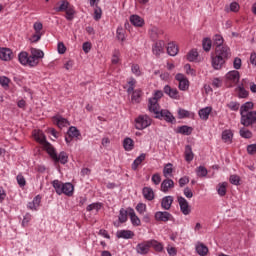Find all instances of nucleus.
I'll list each match as a JSON object with an SVG mask.
<instances>
[{
	"mask_svg": "<svg viewBox=\"0 0 256 256\" xmlns=\"http://www.w3.org/2000/svg\"><path fill=\"white\" fill-rule=\"evenodd\" d=\"M52 187L55 189L57 195H66V197H73L75 193V186L71 182L63 183L60 180H53Z\"/></svg>",
	"mask_w": 256,
	"mask_h": 256,
	"instance_id": "1",
	"label": "nucleus"
},
{
	"mask_svg": "<svg viewBox=\"0 0 256 256\" xmlns=\"http://www.w3.org/2000/svg\"><path fill=\"white\" fill-rule=\"evenodd\" d=\"M46 152L55 163H61L62 165L69 163V155H67L65 151H62L57 155L55 147L51 144H46Z\"/></svg>",
	"mask_w": 256,
	"mask_h": 256,
	"instance_id": "2",
	"label": "nucleus"
},
{
	"mask_svg": "<svg viewBox=\"0 0 256 256\" xmlns=\"http://www.w3.org/2000/svg\"><path fill=\"white\" fill-rule=\"evenodd\" d=\"M151 123L153 120L147 114H141L135 119V129L138 131H143V129H147V127H151Z\"/></svg>",
	"mask_w": 256,
	"mask_h": 256,
	"instance_id": "3",
	"label": "nucleus"
},
{
	"mask_svg": "<svg viewBox=\"0 0 256 256\" xmlns=\"http://www.w3.org/2000/svg\"><path fill=\"white\" fill-rule=\"evenodd\" d=\"M240 123L244 127H251V125H255L256 123V111L246 112L244 114H240Z\"/></svg>",
	"mask_w": 256,
	"mask_h": 256,
	"instance_id": "4",
	"label": "nucleus"
},
{
	"mask_svg": "<svg viewBox=\"0 0 256 256\" xmlns=\"http://www.w3.org/2000/svg\"><path fill=\"white\" fill-rule=\"evenodd\" d=\"M155 221H160L162 223H167V221H175L173 214L168 211H158L154 214Z\"/></svg>",
	"mask_w": 256,
	"mask_h": 256,
	"instance_id": "5",
	"label": "nucleus"
},
{
	"mask_svg": "<svg viewBox=\"0 0 256 256\" xmlns=\"http://www.w3.org/2000/svg\"><path fill=\"white\" fill-rule=\"evenodd\" d=\"M176 81H178V89L180 91H187L189 89V79H187V76L183 73H178L175 75Z\"/></svg>",
	"mask_w": 256,
	"mask_h": 256,
	"instance_id": "6",
	"label": "nucleus"
},
{
	"mask_svg": "<svg viewBox=\"0 0 256 256\" xmlns=\"http://www.w3.org/2000/svg\"><path fill=\"white\" fill-rule=\"evenodd\" d=\"M33 137L37 143H40L45 151H47V144L51 145V143L47 142V138L45 137V134L41 130H34L33 131Z\"/></svg>",
	"mask_w": 256,
	"mask_h": 256,
	"instance_id": "7",
	"label": "nucleus"
},
{
	"mask_svg": "<svg viewBox=\"0 0 256 256\" xmlns=\"http://www.w3.org/2000/svg\"><path fill=\"white\" fill-rule=\"evenodd\" d=\"M177 200L181 213L184 215H191V206L189 205L187 199H185L183 196H178Z\"/></svg>",
	"mask_w": 256,
	"mask_h": 256,
	"instance_id": "8",
	"label": "nucleus"
},
{
	"mask_svg": "<svg viewBox=\"0 0 256 256\" xmlns=\"http://www.w3.org/2000/svg\"><path fill=\"white\" fill-rule=\"evenodd\" d=\"M155 119H160L161 121H166L167 123H175V117L167 109H162L156 116Z\"/></svg>",
	"mask_w": 256,
	"mask_h": 256,
	"instance_id": "9",
	"label": "nucleus"
},
{
	"mask_svg": "<svg viewBox=\"0 0 256 256\" xmlns=\"http://www.w3.org/2000/svg\"><path fill=\"white\" fill-rule=\"evenodd\" d=\"M150 249H151L150 240L143 241L136 245V253H138V255H147Z\"/></svg>",
	"mask_w": 256,
	"mask_h": 256,
	"instance_id": "10",
	"label": "nucleus"
},
{
	"mask_svg": "<svg viewBox=\"0 0 256 256\" xmlns=\"http://www.w3.org/2000/svg\"><path fill=\"white\" fill-rule=\"evenodd\" d=\"M152 53L156 57H161L165 53V42L163 40L155 42L152 46Z\"/></svg>",
	"mask_w": 256,
	"mask_h": 256,
	"instance_id": "11",
	"label": "nucleus"
},
{
	"mask_svg": "<svg viewBox=\"0 0 256 256\" xmlns=\"http://www.w3.org/2000/svg\"><path fill=\"white\" fill-rule=\"evenodd\" d=\"M225 77L228 83L237 85V83H239V80L241 79V74H239V71L237 70H231L225 75Z\"/></svg>",
	"mask_w": 256,
	"mask_h": 256,
	"instance_id": "12",
	"label": "nucleus"
},
{
	"mask_svg": "<svg viewBox=\"0 0 256 256\" xmlns=\"http://www.w3.org/2000/svg\"><path fill=\"white\" fill-rule=\"evenodd\" d=\"M216 55L227 61L231 57V49L227 46H219L216 48Z\"/></svg>",
	"mask_w": 256,
	"mask_h": 256,
	"instance_id": "13",
	"label": "nucleus"
},
{
	"mask_svg": "<svg viewBox=\"0 0 256 256\" xmlns=\"http://www.w3.org/2000/svg\"><path fill=\"white\" fill-rule=\"evenodd\" d=\"M164 93L170 97V99H181V96L179 95V90L177 88H171L169 85H165L163 89Z\"/></svg>",
	"mask_w": 256,
	"mask_h": 256,
	"instance_id": "14",
	"label": "nucleus"
},
{
	"mask_svg": "<svg viewBox=\"0 0 256 256\" xmlns=\"http://www.w3.org/2000/svg\"><path fill=\"white\" fill-rule=\"evenodd\" d=\"M52 119H53L54 125H57L59 129H63L64 127H69L70 125L69 120H67V118H64L61 115H56Z\"/></svg>",
	"mask_w": 256,
	"mask_h": 256,
	"instance_id": "15",
	"label": "nucleus"
},
{
	"mask_svg": "<svg viewBox=\"0 0 256 256\" xmlns=\"http://www.w3.org/2000/svg\"><path fill=\"white\" fill-rule=\"evenodd\" d=\"M161 106L159 105V102L155 99L149 98L148 100V111L150 113H154L155 117H157V113L161 111Z\"/></svg>",
	"mask_w": 256,
	"mask_h": 256,
	"instance_id": "16",
	"label": "nucleus"
},
{
	"mask_svg": "<svg viewBox=\"0 0 256 256\" xmlns=\"http://www.w3.org/2000/svg\"><path fill=\"white\" fill-rule=\"evenodd\" d=\"M13 57V50L5 47L0 48V61H11Z\"/></svg>",
	"mask_w": 256,
	"mask_h": 256,
	"instance_id": "17",
	"label": "nucleus"
},
{
	"mask_svg": "<svg viewBox=\"0 0 256 256\" xmlns=\"http://www.w3.org/2000/svg\"><path fill=\"white\" fill-rule=\"evenodd\" d=\"M225 59L221 58L220 56L216 55L215 57H212L211 64L213 69L216 71H219V69L223 68V65H225Z\"/></svg>",
	"mask_w": 256,
	"mask_h": 256,
	"instance_id": "18",
	"label": "nucleus"
},
{
	"mask_svg": "<svg viewBox=\"0 0 256 256\" xmlns=\"http://www.w3.org/2000/svg\"><path fill=\"white\" fill-rule=\"evenodd\" d=\"M27 207L30 211H38L39 207H41V195L35 196L33 200L27 204Z\"/></svg>",
	"mask_w": 256,
	"mask_h": 256,
	"instance_id": "19",
	"label": "nucleus"
},
{
	"mask_svg": "<svg viewBox=\"0 0 256 256\" xmlns=\"http://www.w3.org/2000/svg\"><path fill=\"white\" fill-rule=\"evenodd\" d=\"M173 187H175V182L167 178L162 181L160 191H162V193H169V189H173Z\"/></svg>",
	"mask_w": 256,
	"mask_h": 256,
	"instance_id": "20",
	"label": "nucleus"
},
{
	"mask_svg": "<svg viewBox=\"0 0 256 256\" xmlns=\"http://www.w3.org/2000/svg\"><path fill=\"white\" fill-rule=\"evenodd\" d=\"M128 215L130 217V221L134 227L141 226V219L137 216L135 213V210L133 208H128Z\"/></svg>",
	"mask_w": 256,
	"mask_h": 256,
	"instance_id": "21",
	"label": "nucleus"
},
{
	"mask_svg": "<svg viewBox=\"0 0 256 256\" xmlns=\"http://www.w3.org/2000/svg\"><path fill=\"white\" fill-rule=\"evenodd\" d=\"M117 239H133L135 232L131 230H118L116 232Z\"/></svg>",
	"mask_w": 256,
	"mask_h": 256,
	"instance_id": "22",
	"label": "nucleus"
},
{
	"mask_svg": "<svg viewBox=\"0 0 256 256\" xmlns=\"http://www.w3.org/2000/svg\"><path fill=\"white\" fill-rule=\"evenodd\" d=\"M142 195L147 201H153V199H155V192L151 187H144L142 189Z\"/></svg>",
	"mask_w": 256,
	"mask_h": 256,
	"instance_id": "23",
	"label": "nucleus"
},
{
	"mask_svg": "<svg viewBox=\"0 0 256 256\" xmlns=\"http://www.w3.org/2000/svg\"><path fill=\"white\" fill-rule=\"evenodd\" d=\"M172 205H173V196H165L162 198V201H161L162 209H164L165 211H169Z\"/></svg>",
	"mask_w": 256,
	"mask_h": 256,
	"instance_id": "24",
	"label": "nucleus"
},
{
	"mask_svg": "<svg viewBox=\"0 0 256 256\" xmlns=\"http://www.w3.org/2000/svg\"><path fill=\"white\" fill-rule=\"evenodd\" d=\"M211 111H213V108L211 106H207L200 109L198 115L200 119H202L203 121H207V119H209V115H211Z\"/></svg>",
	"mask_w": 256,
	"mask_h": 256,
	"instance_id": "25",
	"label": "nucleus"
},
{
	"mask_svg": "<svg viewBox=\"0 0 256 256\" xmlns=\"http://www.w3.org/2000/svg\"><path fill=\"white\" fill-rule=\"evenodd\" d=\"M130 23L134 25V27H143V25H145V20L139 15H131Z\"/></svg>",
	"mask_w": 256,
	"mask_h": 256,
	"instance_id": "26",
	"label": "nucleus"
},
{
	"mask_svg": "<svg viewBox=\"0 0 256 256\" xmlns=\"http://www.w3.org/2000/svg\"><path fill=\"white\" fill-rule=\"evenodd\" d=\"M167 53L170 55V57H175L179 53V46L175 44L174 42L168 43L167 46Z\"/></svg>",
	"mask_w": 256,
	"mask_h": 256,
	"instance_id": "27",
	"label": "nucleus"
},
{
	"mask_svg": "<svg viewBox=\"0 0 256 256\" xmlns=\"http://www.w3.org/2000/svg\"><path fill=\"white\" fill-rule=\"evenodd\" d=\"M184 155L185 161H187V163H191V161H193L195 154L193 153V148H191V145L185 146Z\"/></svg>",
	"mask_w": 256,
	"mask_h": 256,
	"instance_id": "28",
	"label": "nucleus"
},
{
	"mask_svg": "<svg viewBox=\"0 0 256 256\" xmlns=\"http://www.w3.org/2000/svg\"><path fill=\"white\" fill-rule=\"evenodd\" d=\"M195 249H196V252L198 253V255H200V256H206L207 253H209V248L201 242H198L196 244Z\"/></svg>",
	"mask_w": 256,
	"mask_h": 256,
	"instance_id": "29",
	"label": "nucleus"
},
{
	"mask_svg": "<svg viewBox=\"0 0 256 256\" xmlns=\"http://www.w3.org/2000/svg\"><path fill=\"white\" fill-rule=\"evenodd\" d=\"M56 5L57 7L55 8V11L57 13H63V11L67 10L71 6L67 0H62Z\"/></svg>",
	"mask_w": 256,
	"mask_h": 256,
	"instance_id": "30",
	"label": "nucleus"
},
{
	"mask_svg": "<svg viewBox=\"0 0 256 256\" xmlns=\"http://www.w3.org/2000/svg\"><path fill=\"white\" fill-rule=\"evenodd\" d=\"M216 191L220 197H225L227 195V182L219 183L216 187Z\"/></svg>",
	"mask_w": 256,
	"mask_h": 256,
	"instance_id": "31",
	"label": "nucleus"
},
{
	"mask_svg": "<svg viewBox=\"0 0 256 256\" xmlns=\"http://www.w3.org/2000/svg\"><path fill=\"white\" fill-rule=\"evenodd\" d=\"M123 147L125 151H133L135 148V142L131 138H125L123 141Z\"/></svg>",
	"mask_w": 256,
	"mask_h": 256,
	"instance_id": "32",
	"label": "nucleus"
},
{
	"mask_svg": "<svg viewBox=\"0 0 256 256\" xmlns=\"http://www.w3.org/2000/svg\"><path fill=\"white\" fill-rule=\"evenodd\" d=\"M127 215H129V208L125 210L124 208L120 209L119 215H118V221L119 223H127Z\"/></svg>",
	"mask_w": 256,
	"mask_h": 256,
	"instance_id": "33",
	"label": "nucleus"
},
{
	"mask_svg": "<svg viewBox=\"0 0 256 256\" xmlns=\"http://www.w3.org/2000/svg\"><path fill=\"white\" fill-rule=\"evenodd\" d=\"M222 141L224 143H231L233 141V132L231 130H224L222 132Z\"/></svg>",
	"mask_w": 256,
	"mask_h": 256,
	"instance_id": "34",
	"label": "nucleus"
},
{
	"mask_svg": "<svg viewBox=\"0 0 256 256\" xmlns=\"http://www.w3.org/2000/svg\"><path fill=\"white\" fill-rule=\"evenodd\" d=\"M18 61L21 65L27 66L29 61V53L23 51L18 54Z\"/></svg>",
	"mask_w": 256,
	"mask_h": 256,
	"instance_id": "35",
	"label": "nucleus"
},
{
	"mask_svg": "<svg viewBox=\"0 0 256 256\" xmlns=\"http://www.w3.org/2000/svg\"><path fill=\"white\" fill-rule=\"evenodd\" d=\"M254 104L253 102H246L240 107V115H243L245 113H250V111L253 109Z\"/></svg>",
	"mask_w": 256,
	"mask_h": 256,
	"instance_id": "36",
	"label": "nucleus"
},
{
	"mask_svg": "<svg viewBox=\"0 0 256 256\" xmlns=\"http://www.w3.org/2000/svg\"><path fill=\"white\" fill-rule=\"evenodd\" d=\"M31 55L36 58V61L39 62L40 59H43L45 57V53L43 50L32 48L31 49Z\"/></svg>",
	"mask_w": 256,
	"mask_h": 256,
	"instance_id": "37",
	"label": "nucleus"
},
{
	"mask_svg": "<svg viewBox=\"0 0 256 256\" xmlns=\"http://www.w3.org/2000/svg\"><path fill=\"white\" fill-rule=\"evenodd\" d=\"M153 247L155 251L161 253L163 251V244L155 239L150 240V248Z\"/></svg>",
	"mask_w": 256,
	"mask_h": 256,
	"instance_id": "38",
	"label": "nucleus"
},
{
	"mask_svg": "<svg viewBox=\"0 0 256 256\" xmlns=\"http://www.w3.org/2000/svg\"><path fill=\"white\" fill-rule=\"evenodd\" d=\"M163 175H164V177H166V179H169V177H171V175H173V164L168 163L165 165V167L163 169Z\"/></svg>",
	"mask_w": 256,
	"mask_h": 256,
	"instance_id": "39",
	"label": "nucleus"
},
{
	"mask_svg": "<svg viewBox=\"0 0 256 256\" xmlns=\"http://www.w3.org/2000/svg\"><path fill=\"white\" fill-rule=\"evenodd\" d=\"M141 95H142V92L139 89L132 91V97H131L132 103H141Z\"/></svg>",
	"mask_w": 256,
	"mask_h": 256,
	"instance_id": "40",
	"label": "nucleus"
},
{
	"mask_svg": "<svg viewBox=\"0 0 256 256\" xmlns=\"http://www.w3.org/2000/svg\"><path fill=\"white\" fill-rule=\"evenodd\" d=\"M178 133L181 135H191L193 133V128L187 125L178 127Z\"/></svg>",
	"mask_w": 256,
	"mask_h": 256,
	"instance_id": "41",
	"label": "nucleus"
},
{
	"mask_svg": "<svg viewBox=\"0 0 256 256\" xmlns=\"http://www.w3.org/2000/svg\"><path fill=\"white\" fill-rule=\"evenodd\" d=\"M67 21H73L75 17V8L73 6H68V9L65 10Z\"/></svg>",
	"mask_w": 256,
	"mask_h": 256,
	"instance_id": "42",
	"label": "nucleus"
},
{
	"mask_svg": "<svg viewBox=\"0 0 256 256\" xmlns=\"http://www.w3.org/2000/svg\"><path fill=\"white\" fill-rule=\"evenodd\" d=\"M101 207H103V204H101V202H96V203H92V204H89L87 207H86V211H101Z\"/></svg>",
	"mask_w": 256,
	"mask_h": 256,
	"instance_id": "43",
	"label": "nucleus"
},
{
	"mask_svg": "<svg viewBox=\"0 0 256 256\" xmlns=\"http://www.w3.org/2000/svg\"><path fill=\"white\" fill-rule=\"evenodd\" d=\"M127 85V93L131 94L133 93V91H135V85H137V80H135V78H129Z\"/></svg>",
	"mask_w": 256,
	"mask_h": 256,
	"instance_id": "44",
	"label": "nucleus"
},
{
	"mask_svg": "<svg viewBox=\"0 0 256 256\" xmlns=\"http://www.w3.org/2000/svg\"><path fill=\"white\" fill-rule=\"evenodd\" d=\"M199 57V52H197L195 49H192L187 54V60L190 62L197 61V58Z\"/></svg>",
	"mask_w": 256,
	"mask_h": 256,
	"instance_id": "45",
	"label": "nucleus"
},
{
	"mask_svg": "<svg viewBox=\"0 0 256 256\" xmlns=\"http://www.w3.org/2000/svg\"><path fill=\"white\" fill-rule=\"evenodd\" d=\"M67 133L72 138L73 137H75V138L81 137V132H79V129H77V127H75V126H71Z\"/></svg>",
	"mask_w": 256,
	"mask_h": 256,
	"instance_id": "46",
	"label": "nucleus"
},
{
	"mask_svg": "<svg viewBox=\"0 0 256 256\" xmlns=\"http://www.w3.org/2000/svg\"><path fill=\"white\" fill-rule=\"evenodd\" d=\"M213 45V42H211V39L209 38H204L202 41V47L204 51L209 52L211 51V47Z\"/></svg>",
	"mask_w": 256,
	"mask_h": 256,
	"instance_id": "47",
	"label": "nucleus"
},
{
	"mask_svg": "<svg viewBox=\"0 0 256 256\" xmlns=\"http://www.w3.org/2000/svg\"><path fill=\"white\" fill-rule=\"evenodd\" d=\"M240 136L243 137L244 139H251V137H253V133L247 128L242 127L240 129Z\"/></svg>",
	"mask_w": 256,
	"mask_h": 256,
	"instance_id": "48",
	"label": "nucleus"
},
{
	"mask_svg": "<svg viewBox=\"0 0 256 256\" xmlns=\"http://www.w3.org/2000/svg\"><path fill=\"white\" fill-rule=\"evenodd\" d=\"M207 173H209V171H207V168L204 166H199L196 168L197 177H207Z\"/></svg>",
	"mask_w": 256,
	"mask_h": 256,
	"instance_id": "49",
	"label": "nucleus"
},
{
	"mask_svg": "<svg viewBox=\"0 0 256 256\" xmlns=\"http://www.w3.org/2000/svg\"><path fill=\"white\" fill-rule=\"evenodd\" d=\"M213 41H214V45H215L216 48L223 46V43H224L223 36H221L219 34H216L213 37Z\"/></svg>",
	"mask_w": 256,
	"mask_h": 256,
	"instance_id": "50",
	"label": "nucleus"
},
{
	"mask_svg": "<svg viewBox=\"0 0 256 256\" xmlns=\"http://www.w3.org/2000/svg\"><path fill=\"white\" fill-rule=\"evenodd\" d=\"M163 33V31L159 30V28L157 27H153L151 30H150V37L152 39H158L159 36Z\"/></svg>",
	"mask_w": 256,
	"mask_h": 256,
	"instance_id": "51",
	"label": "nucleus"
},
{
	"mask_svg": "<svg viewBox=\"0 0 256 256\" xmlns=\"http://www.w3.org/2000/svg\"><path fill=\"white\" fill-rule=\"evenodd\" d=\"M187 117H191V112L185 110L183 108L178 109V118L179 119H186Z\"/></svg>",
	"mask_w": 256,
	"mask_h": 256,
	"instance_id": "52",
	"label": "nucleus"
},
{
	"mask_svg": "<svg viewBox=\"0 0 256 256\" xmlns=\"http://www.w3.org/2000/svg\"><path fill=\"white\" fill-rule=\"evenodd\" d=\"M37 65H39L37 58L30 54V56H28L27 66L28 67H37Z\"/></svg>",
	"mask_w": 256,
	"mask_h": 256,
	"instance_id": "53",
	"label": "nucleus"
},
{
	"mask_svg": "<svg viewBox=\"0 0 256 256\" xmlns=\"http://www.w3.org/2000/svg\"><path fill=\"white\" fill-rule=\"evenodd\" d=\"M116 37L119 41H125V30L123 29V27L117 28Z\"/></svg>",
	"mask_w": 256,
	"mask_h": 256,
	"instance_id": "54",
	"label": "nucleus"
},
{
	"mask_svg": "<svg viewBox=\"0 0 256 256\" xmlns=\"http://www.w3.org/2000/svg\"><path fill=\"white\" fill-rule=\"evenodd\" d=\"M184 70L186 75H190L191 77H195V75H197V72L195 71V69L191 68V64H186L184 66Z\"/></svg>",
	"mask_w": 256,
	"mask_h": 256,
	"instance_id": "55",
	"label": "nucleus"
},
{
	"mask_svg": "<svg viewBox=\"0 0 256 256\" xmlns=\"http://www.w3.org/2000/svg\"><path fill=\"white\" fill-rule=\"evenodd\" d=\"M102 15H103V10H101V8L96 5L94 9V20L99 21Z\"/></svg>",
	"mask_w": 256,
	"mask_h": 256,
	"instance_id": "56",
	"label": "nucleus"
},
{
	"mask_svg": "<svg viewBox=\"0 0 256 256\" xmlns=\"http://www.w3.org/2000/svg\"><path fill=\"white\" fill-rule=\"evenodd\" d=\"M16 181L19 187H25V185H27V180H25V177L23 176V174H18L16 177Z\"/></svg>",
	"mask_w": 256,
	"mask_h": 256,
	"instance_id": "57",
	"label": "nucleus"
},
{
	"mask_svg": "<svg viewBox=\"0 0 256 256\" xmlns=\"http://www.w3.org/2000/svg\"><path fill=\"white\" fill-rule=\"evenodd\" d=\"M131 71L136 77H141V68L139 67V64H133L131 66Z\"/></svg>",
	"mask_w": 256,
	"mask_h": 256,
	"instance_id": "58",
	"label": "nucleus"
},
{
	"mask_svg": "<svg viewBox=\"0 0 256 256\" xmlns=\"http://www.w3.org/2000/svg\"><path fill=\"white\" fill-rule=\"evenodd\" d=\"M238 97L240 99H246V97H249V92L245 90L243 86L239 87Z\"/></svg>",
	"mask_w": 256,
	"mask_h": 256,
	"instance_id": "59",
	"label": "nucleus"
},
{
	"mask_svg": "<svg viewBox=\"0 0 256 256\" xmlns=\"http://www.w3.org/2000/svg\"><path fill=\"white\" fill-rule=\"evenodd\" d=\"M32 219V216L30 213H26L22 220V227H27L29 225L30 221Z\"/></svg>",
	"mask_w": 256,
	"mask_h": 256,
	"instance_id": "60",
	"label": "nucleus"
},
{
	"mask_svg": "<svg viewBox=\"0 0 256 256\" xmlns=\"http://www.w3.org/2000/svg\"><path fill=\"white\" fill-rule=\"evenodd\" d=\"M136 211L140 213V215H143L147 211V205L143 203H138L136 206Z\"/></svg>",
	"mask_w": 256,
	"mask_h": 256,
	"instance_id": "61",
	"label": "nucleus"
},
{
	"mask_svg": "<svg viewBox=\"0 0 256 256\" xmlns=\"http://www.w3.org/2000/svg\"><path fill=\"white\" fill-rule=\"evenodd\" d=\"M151 181L155 185H159L161 183V175L159 173L152 175Z\"/></svg>",
	"mask_w": 256,
	"mask_h": 256,
	"instance_id": "62",
	"label": "nucleus"
},
{
	"mask_svg": "<svg viewBox=\"0 0 256 256\" xmlns=\"http://www.w3.org/2000/svg\"><path fill=\"white\" fill-rule=\"evenodd\" d=\"M240 181H241V178L238 175H231L230 176V183L232 185H239Z\"/></svg>",
	"mask_w": 256,
	"mask_h": 256,
	"instance_id": "63",
	"label": "nucleus"
},
{
	"mask_svg": "<svg viewBox=\"0 0 256 256\" xmlns=\"http://www.w3.org/2000/svg\"><path fill=\"white\" fill-rule=\"evenodd\" d=\"M241 65H242L241 58H239V57L234 58L233 67H234V69H236V71L238 69H241Z\"/></svg>",
	"mask_w": 256,
	"mask_h": 256,
	"instance_id": "64",
	"label": "nucleus"
}]
</instances>
